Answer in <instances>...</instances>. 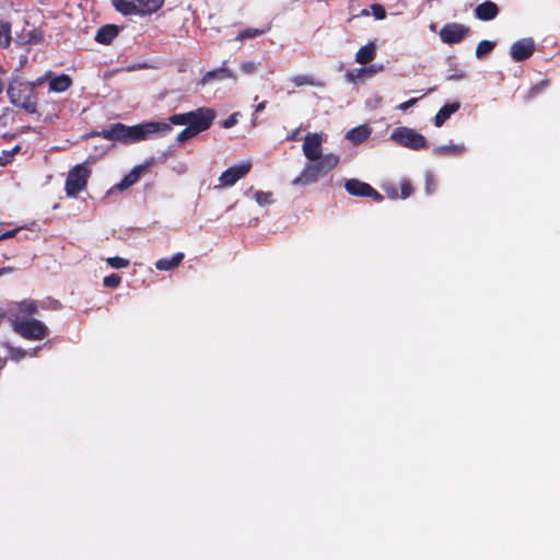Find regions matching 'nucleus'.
<instances>
[{"label":"nucleus","instance_id":"39448f33","mask_svg":"<svg viewBox=\"0 0 560 560\" xmlns=\"http://www.w3.org/2000/svg\"><path fill=\"white\" fill-rule=\"evenodd\" d=\"M164 0H112L113 7L122 15H148L156 12Z\"/></svg>","mask_w":560,"mask_h":560},{"label":"nucleus","instance_id":"0eeeda50","mask_svg":"<svg viewBox=\"0 0 560 560\" xmlns=\"http://www.w3.org/2000/svg\"><path fill=\"white\" fill-rule=\"evenodd\" d=\"M90 170L85 164H78L71 168L66 179V194L70 198H75L79 192L86 188L88 179L90 177Z\"/></svg>","mask_w":560,"mask_h":560},{"label":"nucleus","instance_id":"ea45409f","mask_svg":"<svg viewBox=\"0 0 560 560\" xmlns=\"http://www.w3.org/2000/svg\"><path fill=\"white\" fill-rule=\"evenodd\" d=\"M237 116L238 113H233L222 122V126L226 129L232 128L237 124Z\"/></svg>","mask_w":560,"mask_h":560},{"label":"nucleus","instance_id":"8fccbe9b","mask_svg":"<svg viewBox=\"0 0 560 560\" xmlns=\"http://www.w3.org/2000/svg\"><path fill=\"white\" fill-rule=\"evenodd\" d=\"M3 88H4V84H3L2 80L0 79V93L3 91Z\"/></svg>","mask_w":560,"mask_h":560},{"label":"nucleus","instance_id":"a18cd8bd","mask_svg":"<svg viewBox=\"0 0 560 560\" xmlns=\"http://www.w3.org/2000/svg\"><path fill=\"white\" fill-rule=\"evenodd\" d=\"M386 191H387V194H388V196H389L390 198H397V197H398L397 191L395 190V188H393V189H386Z\"/></svg>","mask_w":560,"mask_h":560},{"label":"nucleus","instance_id":"4468645a","mask_svg":"<svg viewBox=\"0 0 560 560\" xmlns=\"http://www.w3.org/2000/svg\"><path fill=\"white\" fill-rule=\"evenodd\" d=\"M145 168L147 165H138L133 167L118 184L113 186L108 192L110 194L115 190L122 191L128 189L130 186H132L139 180L141 174L145 171Z\"/></svg>","mask_w":560,"mask_h":560},{"label":"nucleus","instance_id":"473e14b6","mask_svg":"<svg viewBox=\"0 0 560 560\" xmlns=\"http://www.w3.org/2000/svg\"><path fill=\"white\" fill-rule=\"evenodd\" d=\"M260 62L248 60L243 61L240 67L242 72H244L245 74H253L258 70Z\"/></svg>","mask_w":560,"mask_h":560},{"label":"nucleus","instance_id":"58836bf2","mask_svg":"<svg viewBox=\"0 0 560 560\" xmlns=\"http://www.w3.org/2000/svg\"><path fill=\"white\" fill-rule=\"evenodd\" d=\"M383 70V66L372 65L369 67H364L365 78H371L375 75L378 71Z\"/></svg>","mask_w":560,"mask_h":560},{"label":"nucleus","instance_id":"72a5a7b5","mask_svg":"<svg viewBox=\"0 0 560 560\" xmlns=\"http://www.w3.org/2000/svg\"><path fill=\"white\" fill-rule=\"evenodd\" d=\"M196 136L197 133L190 127H186L180 132H178L176 140L179 143H184Z\"/></svg>","mask_w":560,"mask_h":560},{"label":"nucleus","instance_id":"bb28decb","mask_svg":"<svg viewBox=\"0 0 560 560\" xmlns=\"http://www.w3.org/2000/svg\"><path fill=\"white\" fill-rule=\"evenodd\" d=\"M19 311L26 315H32L37 312V303L32 300L23 301L18 304Z\"/></svg>","mask_w":560,"mask_h":560},{"label":"nucleus","instance_id":"5701e85b","mask_svg":"<svg viewBox=\"0 0 560 560\" xmlns=\"http://www.w3.org/2000/svg\"><path fill=\"white\" fill-rule=\"evenodd\" d=\"M465 152L464 144H448V145H439L433 149V153L435 155H451L457 156Z\"/></svg>","mask_w":560,"mask_h":560},{"label":"nucleus","instance_id":"412c9836","mask_svg":"<svg viewBox=\"0 0 560 560\" xmlns=\"http://www.w3.org/2000/svg\"><path fill=\"white\" fill-rule=\"evenodd\" d=\"M459 109V103H450L445 104L435 115L434 125L436 127H441L452 114L456 113Z\"/></svg>","mask_w":560,"mask_h":560},{"label":"nucleus","instance_id":"ddd939ff","mask_svg":"<svg viewBox=\"0 0 560 560\" xmlns=\"http://www.w3.org/2000/svg\"><path fill=\"white\" fill-rule=\"evenodd\" d=\"M535 44L532 38H523L511 46V57L515 61H522L532 56Z\"/></svg>","mask_w":560,"mask_h":560},{"label":"nucleus","instance_id":"cd10ccee","mask_svg":"<svg viewBox=\"0 0 560 560\" xmlns=\"http://www.w3.org/2000/svg\"><path fill=\"white\" fill-rule=\"evenodd\" d=\"M494 48V43L490 40H481L476 47V56L478 58L489 54Z\"/></svg>","mask_w":560,"mask_h":560},{"label":"nucleus","instance_id":"f3484780","mask_svg":"<svg viewBox=\"0 0 560 560\" xmlns=\"http://www.w3.org/2000/svg\"><path fill=\"white\" fill-rule=\"evenodd\" d=\"M372 133V129L368 125H361L350 129L346 133V139L352 144H360L364 142Z\"/></svg>","mask_w":560,"mask_h":560},{"label":"nucleus","instance_id":"423d86ee","mask_svg":"<svg viewBox=\"0 0 560 560\" xmlns=\"http://www.w3.org/2000/svg\"><path fill=\"white\" fill-rule=\"evenodd\" d=\"M14 330L22 337L31 340L44 339L48 334L47 326L35 318H15L13 320Z\"/></svg>","mask_w":560,"mask_h":560},{"label":"nucleus","instance_id":"a878e982","mask_svg":"<svg viewBox=\"0 0 560 560\" xmlns=\"http://www.w3.org/2000/svg\"><path fill=\"white\" fill-rule=\"evenodd\" d=\"M11 43V25L8 22L0 21V47H8Z\"/></svg>","mask_w":560,"mask_h":560},{"label":"nucleus","instance_id":"37998d69","mask_svg":"<svg viewBox=\"0 0 560 560\" xmlns=\"http://www.w3.org/2000/svg\"><path fill=\"white\" fill-rule=\"evenodd\" d=\"M266 104H267V103H266V101H264V102L259 103V104L256 106L255 110H256L257 113H258V112H262V110L265 109V107H266Z\"/></svg>","mask_w":560,"mask_h":560},{"label":"nucleus","instance_id":"c9c22d12","mask_svg":"<svg viewBox=\"0 0 560 560\" xmlns=\"http://www.w3.org/2000/svg\"><path fill=\"white\" fill-rule=\"evenodd\" d=\"M436 187L435 179L432 174H427L425 176V192L428 195H431L434 192Z\"/></svg>","mask_w":560,"mask_h":560},{"label":"nucleus","instance_id":"2eb2a0df","mask_svg":"<svg viewBox=\"0 0 560 560\" xmlns=\"http://www.w3.org/2000/svg\"><path fill=\"white\" fill-rule=\"evenodd\" d=\"M499 14V7L492 1L480 3L475 9V16L481 21L494 20Z\"/></svg>","mask_w":560,"mask_h":560},{"label":"nucleus","instance_id":"c756f323","mask_svg":"<svg viewBox=\"0 0 560 560\" xmlns=\"http://www.w3.org/2000/svg\"><path fill=\"white\" fill-rule=\"evenodd\" d=\"M106 262L112 267V268H115V269H122V268H127L129 266V260L126 259V258H122V257H118V256H115V257H108L106 259Z\"/></svg>","mask_w":560,"mask_h":560},{"label":"nucleus","instance_id":"2f4dec72","mask_svg":"<svg viewBox=\"0 0 560 560\" xmlns=\"http://www.w3.org/2000/svg\"><path fill=\"white\" fill-rule=\"evenodd\" d=\"M265 31L264 30H259V28H246L245 31L241 32L236 39L237 40H244V39H247V38H254V37H257L261 34H264Z\"/></svg>","mask_w":560,"mask_h":560},{"label":"nucleus","instance_id":"09e8293b","mask_svg":"<svg viewBox=\"0 0 560 560\" xmlns=\"http://www.w3.org/2000/svg\"><path fill=\"white\" fill-rule=\"evenodd\" d=\"M42 82H43V81H42V79H38V80H37L34 84H32V85H33V88H34L35 85H39Z\"/></svg>","mask_w":560,"mask_h":560},{"label":"nucleus","instance_id":"603ef678","mask_svg":"<svg viewBox=\"0 0 560 560\" xmlns=\"http://www.w3.org/2000/svg\"><path fill=\"white\" fill-rule=\"evenodd\" d=\"M7 162H8V160H7V159H5V160H1V159H0V165H4Z\"/></svg>","mask_w":560,"mask_h":560},{"label":"nucleus","instance_id":"20e7f679","mask_svg":"<svg viewBox=\"0 0 560 560\" xmlns=\"http://www.w3.org/2000/svg\"><path fill=\"white\" fill-rule=\"evenodd\" d=\"M10 102L25 112L33 114L37 110V101L34 95L33 85L22 82H13L8 88Z\"/></svg>","mask_w":560,"mask_h":560},{"label":"nucleus","instance_id":"1a4fd4ad","mask_svg":"<svg viewBox=\"0 0 560 560\" xmlns=\"http://www.w3.org/2000/svg\"><path fill=\"white\" fill-rule=\"evenodd\" d=\"M252 168L250 161H244L240 164L233 165L224 171L219 177L221 187H231L237 180L243 178Z\"/></svg>","mask_w":560,"mask_h":560},{"label":"nucleus","instance_id":"c85d7f7f","mask_svg":"<svg viewBox=\"0 0 560 560\" xmlns=\"http://www.w3.org/2000/svg\"><path fill=\"white\" fill-rule=\"evenodd\" d=\"M365 78L364 68H357L347 71L346 79L350 83H355L359 80H362Z\"/></svg>","mask_w":560,"mask_h":560},{"label":"nucleus","instance_id":"3c124183","mask_svg":"<svg viewBox=\"0 0 560 560\" xmlns=\"http://www.w3.org/2000/svg\"><path fill=\"white\" fill-rule=\"evenodd\" d=\"M18 43H19V44H24V43H26V42H25L23 38L19 37V38H18Z\"/></svg>","mask_w":560,"mask_h":560},{"label":"nucleus","instance_id":"4c0bfd02","mask_svg":"<svg viewBox=\"0 0 560 560\" xmlns=\"http://www.w3.org/2000/svg\"><path fill=\"white\" fill-rule=\"evenodd\" d=\"M400 189H401V198H408L412 192V187L408 180H402L400 183Z\"/></svg>","mask_w":560,"mask_h":560},{"label":"nucleus","instance_id":"a211bd4d","mask_svg":"<svg viewBox=\"0 0 560 560\" xmlns=\"http://www.w3.org/2000/svg\"><path fill=\"white\" fill-rule=\"evenodd\" d=\"M377 46L375 42H370L362 46L355 54V62L360 65H368L376 56Z\"/></svg>","mask_w":560,"mask_h":560},{"label":"nucleus","instance_id":"c03bdc74","mask_svg":"<svg viewBox=\"0 0 560 560\" xmlns=\"http://www.w3.org/2000/svg\"><path fill=\"white\" fill-rule=\"evenodd\" d=\"M299 130L300 129H295L293 130L288 137H287V140H294L299 133Z\"/></svg>","mask_w":560,"mask_h":560},{"label":"nucleus","instance_id":"6e6552de","mask_svg":"<svg viewBox=\"0 0 560 560\" xmlns=\"http://www.w3.org/2000/svg\"><path fill=\"white\" fill-rule=\"evenodd\" d=\"M390 139L395 143L411 150H420L428 145L427 139L421 133L408 127H398L394 129L390 135Z\"/></svg>","mask_w":560,"mask_h":560},{"label":"nucleus","instance_id":"f03ea898","mask_svg":"<svg viewBox=\"0 0 560 560\" xmlns=\"http://www.w3.org/2000/svg\"><path fill=\"white\" fill-rule=\"evenodd\" d=\"M215 118V113L209 107H199L188 113L174 114L170 116L171 122L176 126L190 127L197 135L210 128Z\"/></svg>","mask_w":560,"mask_h":560},{"label":"nucleus","instance_id":"49530a36","mask_svg":"<svg viewBox=\"0 0 560 560\" xmlns=\"http://www.w3.org/2000/svg\"><path fill=\"white\" fill-rule=\"evenodd\" d=\"M539 88H540V85H536V86H534V88L532 89V91H530V94H532V95H535V94L537 93V91L539 90Z\"/></svg>","mask_w":560,"mask_h":560},{"label":"nucleus","instance_id":"6ab92c4d","mask_svg":"<svg viewBox=\"0 0 560 560\" xmlns=\"http://www.w3.org/2000/svg\"><path fill=\"white\" fill-rule=\"evenodd\" d=\"M49 78V91L51 92H65L72 84V80L68 74L50 75Z\"/></svg>","mask_w":560,"mask_h":560},{"label":"nucleus","instance_id":"dca6fc26","mask_svg":"<svg viewBox=\"0 0 560 560\" xmlns=\"http://www.w3.org/2000/svg\"><path fill=\"white\" fill-rule=\"evenodd\" d=\"M225 79H233L236 80L235 73L228 69V68H218L211 71H208L201 79L200 84L206 85L208 83L213 82L214 80H225Z\"/></svg>","mask_w":560,"mask_h":560},{"label":"nucleus","instance_id":"de8ad7c7","mask_svg":"<svg viewBox=\"0 0 560 560\" xmlns=\"http://www.w3.org/2000/svg\"><path fill=\"white\" fill-rule=\"evenodd\" d=\"M462 78H464V75H463V74H460V75L455 74L454 77H450L448 79H450V80H453V79H462Z\"/></svg>","mask_w":560,"mask_h":560},{"label":"nucleus","instance_id":"f704fd0d","mask_svg":"<svg viewBox=\"0 0 560 560\" xmlns=\"http://www.w3.org/2000/svg\"><path fill=\"white\" fill-rule=\"evenodd\" d=\"M121 282L120 276L112 273L104 278L103 283L107 288H117Z\"/></svg>","mask_w":560,"mask_h":560},{"label":"nucleus","instance_id":"aec40b11","mask_svg":"<svg viewBox=\"0 0 560 560\" xmlns=\"http://www.w3.org/2000/svg\"><path fill=\"white\" fill-rule=\"evenodd\" d=\"M117 35L118 27L116 25L107 24L97 31L95 40L101 44H109Z\"/></svg>","mask_w":560,"mask_h":560},{"label":"nucleus","instance_id":"864d4df0","mask_svg":"<svg viewBox=\"0 0 560 560\" xmlns=\"http://www.w3.org/2000/svg\"><path fill=\"white\" fill-rule=\"evenodd\" d=\"M3 273V269H0V276Z\"/></svg>","mask_w":560,"mask_h":560},{"label":"nucleus","instance_id":"f257e3e1","mask_svg":"<svg viewBox=\"0 0 560 560\" xmlns=\"http://www.w3.org/2000/svg\"><path fill=\"white\" fill-rule=\"evenodd\" d=\"M327 141L324 132H308L303 139L302 151L307 163L300 176L293 179V185H310L318 182L339 164L335 153L323 154V144Z\"/></svg>","mask_w":560,"mask_h":560},{"label":"nucleus","instance_id":"a19ab883","mask_svg":"<svg viewBox=\"0 0 560 560\" xmlns=\"http://www.w3.org/2000/svg\"><path fill=\"white\" fill-rule=\"evenodd\" d=\"M418 102V98H410L397 106V109L399 110H407L411 106H413Z\"/></svg>","mask_w":560,"mask_h":560},{"label":"nucleus","instance_id":"e433bc0d","mask_svg":"<svg viewBox=\"0 0 560 560\" xmlns=\"http://www.w3.org/2000/svg\"><path fill=\"white\" fill-rule=\"evenodd\" d=\"M372 13L376 20H384L386 16L385 9L381 4H373L371 7Z\"/></svg>","mask_w":560,"mask_h":560},{"label":"nucleus","instance_id":"79ce46f5","mask_svg":"<svg viewBox=\"0 0 560 560\" xmlns=\"http://www.w3.org/2000/svg\"><path fill=\"white\" fill-rule=\"evenodd\" d=\"M21 230H22V228H16V229L7 231V232L0 234V238L7 240V238L14 237Z\"/></svg>","mask_w":560,"mask_h":560},{"label":"nucleus","instance_id":"9d476101","mask_svg":"<svg viewBox=\"0 0 560 560\" xmlns=\"http://www.w3.org/2000/svg\"><path fill=\"white\" fill-rule=\"evenodd\" d=\"M469 34V27L459 23H447L440 31L441 40L445 44L460 43Z\"/></svg>","mask_w":560,"mask_h":560},{"label":"nucleus","instance_id":"b1692460","mask_svg":"<svg viewBox=\"0 0 560 560\" xmlns=\"http://www.w3.org/2000/svg\"><path fill=\"white\" fill-rule=\"evenodd\" d=\"M25 355V352L20 349H14L7 343L0 342V362H4L9 357L12 360H20Z\"/></svg>","mask_w":560,"mask_h":560},{"label":"nucleus","instance_id":"393cba45","mask_svg":"<svg viewBox=\"0 0 560 560\" xmlns=\"http://www.w3.org/2000/svg\"><path fill=\"white\" fill-rule=\"evenodd\" d=\"M290 81L296 88L304 86V85L323 86L322 83L317 82L312 75H307V74L293 75L290 79Z\"/></svg>","mask_w":560,"mask_h":560},{"label":"nucleus","instance_id":"7ed1b4c3","mask_svg":"<svg viewBox=\"0 0 560 560\" xmlns=\"http://www.w3.org/2000/svg\"><path fill=\"white\" fill-rule=\"evenodd\" d=\"M100 136L106 140L119 141L125 144L144 140L141 124L135 126H126L124 124L117 122L110 125L108 128L103 129L100 132Z\"/></svg>","mask_w":560,"mask_h":560},{"label":"nucleus","instance_id":"7c9ffc66","mask_svg":"<svg viewBox=\"0 0 560 560\" xmlns=\"http://www.w3.org/2000/svg\"><path fill=\"white\" fill-rule=\"evenodd\" d=\"M272 195L269 191H256L254 198L259 206L270 205L272 202Z\"/></svg>","mask_w":560,"mask_h":560},{"label":"nucleus","instance_id":"4be33fe9","mask_svg":"<svg viewBox=\"0 0 560 560\" xmlns=\"http://www.w3.org/2000/svg\"><path fill=\"white\" fill-rule=\"evenodd\" d=\"M183 258H184V254L177 253L171 258L159 259L155 262V267L159 270H165V271L173 270L182 262Z\"/></svg>","mask_w":560,"mask_h":560},{"label":"nucleus","instance_id":"9b49d317","mask_svg":"<svg viewBox=\"0 0 560 560\" xmlns=\"http://www.w3.org/2000/svg\"><path fill=\"white\" fill-rule=\"evenodd\" d=\"M346 190L353 196L371 197L376 201H381L383 197L369 184L358 179H349L345 184Z\"/></svg>","mask_w":560,"mask_h":560},{"label":"nucleus","instance_id":"f8f14e48","mask_svg":"<svg viewBox=\"0 0 560 560\" xmlns=\"http://www.w3.org/2000/svg\"><path fill=\"white\" fill-rule=\"evenodd\" d=\"M144 140L153 136H166L172 131V125L170 118L164 121H147L141 124Z\"/></svg>","mask_w":560,"mask_h":560}]
</instances>
